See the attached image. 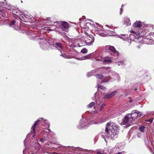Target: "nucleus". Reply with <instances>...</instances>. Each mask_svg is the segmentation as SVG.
I'll use <instances>...</instances> for the list:
<instances>
[{
  "instance_id": "nucleus-1",
  "label": "nucleus",
  "mask_w": 154,
  "mask_h": 154,
  "mask_svg": "<svg viewBox=\"0 0 154 154\" xmlns=\"http://www.w3.org/2000/svg\"><path fill=\"white\" fill-rule=\"evenodd\" d=\"M105 131L112 138L116 136L118 134V131L116 126L110 122L107 124Z\"/></svg>"
},
{
  "instance_id": "nucleus-2",
  "label": "nucleus",
  "mask_w": 154,
  "mask_h": 154,
  "mask_svg": "<svg viewBox=\"0 0 154 154\" xmlns=\"http://www.w3.org/2000/svg\"><path fill=\"white\" fill-rule=\"evenodd\" d=\"M138 117V115L136 110H133L131 114H127L123 119V123L128 124L130 126L132 124L131 122L133 121H134L135 119Z\"/></svg>"
},
{
  "instance_id": "nucleus-3",
  "label": "nucleus",
  "mask_w": 154,
  "mask_h": 154,
  "mask_svg": "<svg viewBox=\"0 0 154 154\" xmlns=\"http://www.w3.org/2000/svg\"><path fill=\"white\" fill-rule=\"evenodd\" d=\"M11 13L14 15L15 18L25 22H27L26 18L29 17L27 15L22 14L20 11L16 9H12Z\"/></svg>"
},
{
  "instance_id": "nucleus-4",
  "label": "nucleus",
  "mask_w": 154,
  "mask_h": 154,
  "mask_svg": "<svg viewBox=\"0 0 154 154\" xmlns=\"http://www.w3.org/2000/svg\"><path fill=\"white\" fill-rule=\"evenodd\" d=\"M105 48L106 50L108 49V52L112 55L116 56L119 55V52L116 50L114 46L109 45L106 46Z\"/></svg>"
},
{
  "instance_id": "nucleus-5",
  "label": "nucleus",
  "mask_w": 154,
  "mask_h": 154,
  "mask_svg": "<svg viewBox=\"0 0 154 154\" xmlns=\"http://www.w3.org/2000/svg\"><path fill=\"white\" fill-rule=\"evenodd\" d=\"M43 119L42 118H40L37 120L36 121H35L34 124L32 126L31 129V132L33 134H34V135H33V137L35 135L36 133V131L35 130L36 126L39 125L40 123H42L43 121Z\"/></svg>"
},
{
  "instance_id": "nucleus-6",
  "label": "nucleus",
  "mask_w": 154,
  "mask_h": 154,
  "mask_svg": "<svg viewBox=\"0 0 154 154\" xmlns=\"http://www.w3.org/2000/svg\"><path fill=\"white\" fill-rule=\"evenodd\" d=\"M87 45H90L93 44L94 41V38L92 36H88L85 38Z\"/></svg>"
},
{
  "instance_id": "nucleus-7",
  "label": "nucleus",
  "mask_w": 154,
  "mask_h": 154,
  "mask_svg": "<svg viewBox=\"0 0 154 154\" xmlns=\"http://www.w3.org/2000/svg\"><path fill=\"white\" fill-rule=\"evenodd\" d=\"M61 28L63 31H65V30L68 29L69 27V24L66 22L64 21L62 23V25L61 26Z\"/></svg>"
},
{
  "instance_id": "nucleus-8",
  "label": "nucleus",
  "mask_w": 154,
  "mask_h": 154,
  "mask_svg": "<svg viewBox=\"0 0 154 154\" xmlns=\"http://www.w3.org/2000/svg\"><path fill=\"white\" fill-rule=\"evenodd\" d=\"M131 32L134 33V38L136 39H139V38H140V36H142V33L140 32H136L133 31H132Z\"/></svg>"
},
{
  "instance_id": "nucleus-9",
  "label": "nucleus",
  "mask_w": 154,
  "mask_h": 154,
  "mask_svg": "<svg viewBox=\"0 0 154 154\" xmlns=\"http://www.w3.org/2000/svg\"><path fill=\"white\" fill-rule=\"evenodd\" d=\"M116 93V91H114L111 93L107 94L104 96V98H110L114 96Z\"/></svg>"
},
{
  "instance_id": "nucleus-10",
  "label": "nucleus",
  "mask_w": 154,
  "mask_h": 154,
  "mask_svg": "<svg viewBox=\"0 0 154 154\" xmlns=\"http://www.w3.org/2000/svg\"><path fill=\"white\" fill-rule=\"evenodd\" d=\"M141 23L140 21H138L135 22L134 24V26L135 28H140L141 27Z\"/></svg>"
},
{
  "instance_id": "nucleus-11",
  "label": "nucleus",
  "mask_w": 154,
  "mask_h": 154,
  "mask_svg": "<svg viewBox=\"0 0 154 154\" xmlns=\"http://www.w3.org/2000/svg\"><path fill=\"white\" fill-rule=\"evenodd\" d=\"M80 44L81 45H80V46L87 45V43L85 42V39L84 40L81 41L80 42Z\"/></svg>"
},
{
  "instance_id": "nucleus-12",
  "label": "nucleus",
  "mask_w": 154,
  "mask_h": 154,
  "mask_svg": "<svg viewBox=\"0 0 154 154\" xmlns=\"http://www.w3.org/2000/svg\"><path fill=\"white\" fill-rule=\"evenodd\" d=\"M55 45L61 49L63 48L62 44L59 42H56L55 44Z\"/></svg>"
},
{
  "instance_id": "nucleus-13",
  "label": "nucleus",
  "mask_w": 154,
  "mask_h": 154,
  "mask_svg": "<svg viewBox=\"0 0 154 154\" xmlns=\"http://www.w3.org/2000/svg\"><path fill=\"white\" fill-rule=\"evenodd\" d=\"M111 61L112 60L111 59H105L103 60V62L105 64H107V63L111 62Z\"/></svg>"
},
{
  "instance_id": "nucleus-14",
  "label": "nucleus",
  "mask_w": 154,
  "mask_h": 154,
  "mask_svg": "<svg viewBox=\"0 0 154 154\" xmlns=\"http://www.w3.org/2000/svg\"><path fill=\"white\" fill-rule=\"evenodd\" d=\"M95 104V103L94 102H92L90 103L89 105H88L87 106L88 108H91L93 107Z\"/></svg>"
},
{
  "instance_id": "nucleus-15",
  "label": "nucleus",
  "mask_w": 154,
  "mask_h": 154,
  "mask_svg": "<svg viewBox=\"0 0 154 154\" xmlns=\"http://www.w3.org/2000/svg\"><path fill=\"white\" fill-rule=\"evenodd\" d=\"M96 77L98 79H102L103 78V76L102 75H100V74H96Z\"/></svg>"
},
{
  "instance_id": "nucleus-16",
  "label": "nucleus",
  "mask_w": 154,
  "mask_h": 154,
  "mask_svg": "<svg viewBox=\"0 0 154 154\" xmlns=\"http://www.w3.org/2000/svg\"><path fill=\"white\" fill-rule=\"evenodd\" d=\"M88 51L87 49L86 48H84L81 50V52L83 54H86L88 52Z\"/></svg>"
},
{
  "instance_id": "nucleus-17",
  "label": "nucleus",
  "mask_w": 154,
  "mask_h": 154,
  "mask_svg": "<svg viewBox=\"0 0 154 154\" xmlns=\"http://www.w3.org/2000/svg\"><path fill=\"white\" fill-rule=\"evenodd\" d=\"M105 105V104L104 103H103L102 104H101L99 108V110L100 111L102 110Z\"/></svg>"
},
{
  "instance_id": "nucleus-18",
  "label": "nucleus",
  "mask_w": 154,
  "mask_h": 154,
  "mask_svg": "<svg viewBox=\"0 0 154 154\" xmlns=\"http://www.w3.org/2000/svg\"><path fill=\"white\" fill-rule=\"evenodd\" d=\"M145 128V127L143 126H141L140 127L139 129L141 132H144V128Z\"/></svg>"
},
{
  "instance_id": "nucleus-19",
  "label": "nucleus",
  "mask_w": 154,
  "mask_h": 154,
  "mask_svg": "<svg viewBox=\"0 0 154 154\" xmlns=\"http://www.w3.org/2000/svg\"><path fill=\"white\" fill-rule=\"evenodd\" d=\"M98 88L103 90L106 89V88L102 85H99Z\"/></svg>"
},
{
  "instance_id": "nucleus-20",
  "label": "nucleus",
  "mask_w": 154,
  "mask_h": 154,
  "mask_svg": "<svg viewBox=\"0 0 154 154\" xmlns=\"http://www.w3.org/2000/svg\"><path fill=\"white\" fill-rule=\"evenodd\" d=\"M15 22H16L15 20H13L11 22V23H10V25L11 26H12V25H14V23H15Z\"/></svg>"
},
{
  "instance_id": "nucleus-21",
  "label": "nucleus",
  "mask_w": 154,
  "mask_h": 154,
  "mask_svg": "<svg viewBox=\"0 0 154 154\" xmlns=\"http://www.w3.org/2000/svg\"><path fill=\"white\" fill-rule=\"evenodd\" d=\"M6 4V3H5V2H0V5L2 6H4Z\"/></svg>"
},
{
  "instance_id": "nucleus-22",
  "label": "nucleus",
  "mask_w": 154,
  "mask_h": 154,
  "mask_svg": "<svg viewBox=\"0 0 154 154\" xmlns=\"http://www.w3.org/2000/svg\"><path fill=\"white\" fill-rule=\"evenodd\" d=\"M136 112H137V115H138V117H140L141 115V113L140 112H138L137 111H136Z\"/></svg>"
},
{
  "instance_id": "nucleus-23",
  "label": "nucleus",
  "mask_w": 154,
  "mask_h": 154,
  "mask_svg": "<svg viewBox=\"0 0 154 154\" xmlns=\"http://www.w3.org/2000/svg\"><path fill=\"white\" fill-rule=\"evenodd\" d=\"M153 119H149L148 120H147L146 121L147 122H149L150 123H152L153 122Z\"/></svg>"
},
{
  "instance_id": "nucleus-24",
  "label": "nucleus",
  "mask_w": 154,
  "mask_h": 154,
  "mask_svg": "<svg viewBox=\"0 0 154 154\" xmlns=\"http://www.w3.org/2000/svg\"><path fill=\"white\" fill-rule=\"evenodd\" d=\"M89 57H90V55H88L85 56V59H88L89 58Z\"/></svg>"
},
{
  "instance_id": "nucleus-25",
  "label": "nucleus",
  "mask_w": 154,
  "mask_h": 154,
  "mask_svg": "<svg viewBox=\"0 0 154 154\" xmlns=\"http://www.w3.org/2000/svg\"><path fill=\"white\" fill-rule=\"evenodd\" d=\"M40 140L41 142L42 143H43V142H44V139H43V138H41L40 139Z\"/></svg>"
},
{
  "instance_id": "nucleus-26",
  "label": "nucleus",
  "mask_w": 154,
  "mask_h": 154,
  "mask_svg": "<svg viewBox=\"0 0 154 154\" xmlns=\"http://www.w3.org/2000/svg\"><path fill=\"white\" fill-rule=\"evenodd\" d=\"M70 47L72 48L75 47V46L73 44H71V45Z\"/></svg>"
},
{
  "instance_id": "nucleus-27",
  "label": "nucleus",
  "mask_w": 154,
  "mask_h": 154,
  "mask_svg": "<svg viewBox=\"0 0 154 154\" xmlns=\"http://www.w3.org/2000/svg\"><path fill=\"white\" fill-rule=\"evenodd\" d=\"M124 152H119L117 153L116 154H122Z\"/></svg>"
},
{
  "instance_id": "nucleus-28",
  "label": "nucleus",
  "mask_w": 154,
  "mask_h": 154,
  "mask_svg": "<svg viewBox=\"0 0 154 154\" xmlns=\"http://www.w3.org/2000/svg\"><path fill=\"white\" fill-rule=\"evenodd\" d=\"M2 13V15L3 16H4V15H5V13L4 12H3V13Z\"/></svg>"
},
{
  "instance_id": "nucleus-29",
  "label": "nucleus",
  "mask_w": 154,
  "mask_h": 154,
  "mask_svg": "<svg viewBox=\"0 0 154 154\" xmlns=\"http://www.w3.org/2000/svg\"><path fill=\"white\" fill-rule=\"evenodd\" d=\"M122 8H120V14H122Z\"/></svg>"
},
{
  "instance_id": "nucleus-30",
  "label": "nucleus",
  "mask_w": 154,
  "mask_h": 154,
  "mask_svg": "<svg viewBox=\"0 0 154 154\" xmlns=\"http://www.w3.org/2000/svg\"><path fill=\"white\" fill-rule=\"evenodd\" d=\"M60 56H62V57H65L64 56V55H63V54H61V55H60Z\"/></svg>"
},
{
  "instance_id": "nucleus-31",
  "label": "nucleus",
  "mask_w": 154,
  "mask_h": 154,
  "mask_svg": "<svg viewBox=\"0 0 154 154\" xmlns=\"http://www.w3.org/2000/svg\"><path fill=\"white\" fill-rule=\"evenodd\" d=\"M132 99H131L130 100L129 102H132Z\"/></svg>"
},
{
  "instance_id": "nucleus-32",
  "label": "nucleus",
  "mask_w": 154,
  "mask_h": 154,
  "mask_svg": "<svg viewBox=\"0 0 154 154\" xmlns=\"http://www.w3.org/2000/svg\"><path fill=\"white\" fill-rule=\"evenodd\" d=\"M85 34H86V35H88V33H86H86H85Z\"/></svg>"
},
{
  "instance_id": "nucleus-33",
  "label": "nucleus",
  "mask_w": 154,
  "mask_h": 154,
  "mask_svg": "<svg viewBox=\"0 0 154 154\" xmlns=\"http://www.w3.org/2000/svg\"><path fill=\"white\" fill-rule=\"evenodd\" d=\"M108 81V80H107V81H104L103 82H107Z\"/></svg>"
},
{
  "instance_id": "nucleus-34",
  "label": "nucleus",
  "mask_w": 154,
  "mask_h": 154,
  "mask_svg": "<svg viewBox=\"0 0 154 154\" xmlns=\"http://www.w3.org/2000/svg\"><path fill=\"white\" fill-rule=\"evenodd\" d=\"M48 127L49 128V125L48 124Z\"/></svg>"
},
{
  "instance_id": "nucleus-35",
  "label": "nucleus",
  "mask_w": 154,
  "mask_h": 154,
  "mask_svg": "<svg viewBox=\"0 0 154 154\" xmlns=\"http://www.w3.org/2000/svg\"><path fill=\"white\" fill-rule=\"evenodd\" d=\"M2 11H0V14L1 13V12L2 13Z\"/></svg>"
},
{
  "instance_id": "nucleus-36",
  "label": "nucleus",
  "mask_w": 154,
  "mask_h": 154,
  "mask_svg": "<svg viewBox=\"0 0 154 154\" xmlns=\"http://www.w3.org/2000/svg\"><path fill=\"white\" fill-rule=\"evenodd\" d=\"M55 154H59V153H55Z\"/></svg>"
},
{
  "instance_id": "nucleus-37",
  "label": "nucleus",
  "mask_w": 154,
  "mask_h": 154,
  "mask_svg": "<svg viewBox=\"0 0 154 154\" xmlns=\"http://www.w3.org/2000/svg\"><path fill=\"white\" fill-rule=\"evenodd\" d=\"M140 31L142 30L141 29H140Z\"/></svg>"
}]
</instances>
